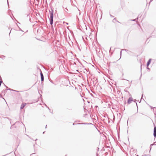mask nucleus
<instances>
[{
	"mask_svg": "<svg viewBox=\"0 0 156 156\" xmlns=\"http://www.w3.org/2000/svg\"><path fill=\"white\" fill-rule=\"evenodd\" d=\"M49 12L50 16V24L51 25H52L53 22L54 11L52 9H51L50 10H49Z\"/></svg>",
	"mask_w": 156,
	"mask_h": 156,
	"instance_id": "1",
	"label": "nucleus"
},
{
	"mask_svg": "<svg viewBox=\"0 0 156 156\" xmlns=\"http://www.w3.org/2000/svg\"><path fill=\"white\" fill-rule=\"evenodd\" d=\"M127 102L129 104H130L131 103H133V104L136 105L137 107H138L137 104L136 102V100L135 99L133 101L132 97H130L128 99Z\"/></svg>",
	"mask_w": 156,
	"mask_h": 156,
	"instance_id": "2",
	"label": "nucleus"
},
{
	"mask_svg": "<svg viewBox=\"0 0 156 156\" xmlns=\"http://www.w3.org/2000/svg\"><path fill=\"white\" fill-rule=\"evenodd\" d=\"M84 111L86 112L87 113V112L88 113H89V112L86 109V108H83ZM87 115V113H86L84 115H83L84 117H86V116Z\"/></svg>",
	"mask_w": 156,
	"mask_h": 156,
	"instance_id": "3",
	"label": "nucleus"
},
{
	"mask_svg": "<svg viewBox=\"0 0 156 156\" xmlns=\"http://www.w3.org/2000/svg\"><path fill=\"white\" fill-rule=\"evenodd\" d=\"M40 75H41V81H44V77L43 75L41 72L40 73Z\"/></svg>",
	"mask_w": 156,
	"mask_h": 156,
	"instance_id": "4",
	"label": "nucleus"
},
{
	"mask_svg": "<svg viewBox=\"0 0 156 156\" xmlns=\"http://www.w3.org/2000/svg\"><path fill=\"white\" fill-rule=\"evenodd\" d=\"M153 135L155 137H156V127L155 126L154 128Z\"/></svg>",
	"mask_w": 156,
	"mask_h": 156,
	"instance_id": "5",
	"label": "nucleus"
},
{
	"mask_svg": "<svg viewBox=\"0 0 156 156\" xmlns=\"http://www.w3.org/2000/svg\"><path fill=\"white\" fill-rule=\"evenodd\" d=\"M153 135L155 137H156V127L155 126L154 128Z\"/></svg>",
	"mask_w": 156,
	"mask_h": 156,
	"instance_id": "6",
	"label": "nucleus"
},
{
	"mask_svg": "<svg viewBox=\"0 0 156 156\" xmlns=\"http://www.w3.org/2000/svg\"><path fill=\"white\" fill-rule=\"evenodd\" d=\"M77 124L78 125H82V124L91 125V124H92L91 123H77Z\"/></svg>",
	"mask_w": 156,
	"mask_h": 156,
	"instance_id": "7",
	"label": "nucleus"
},
{
	"mask_svg": "<svg viewBox=\"0 0 156 156\" xmlns=\"http://www.w3.org/2000/svg\"><path fill=\"white\" fill-rule=\"evenodd\" d=\"M151 59H150L148 61V62H147V67H148V66H149V64L151 63Z\"/></svg>",
	"mask_w": 156,
	"mask_h": 156,
	"instance_id": "8",
	"label": "nucleus"
},
{
	"mask_svg": "<svg viewBox=\"0 0 156 156\" xmlns=\"http://www.w3.org/2000/svg\"><path fill=\"white\" fill-rule=\"evenodd\" d=\"M153 110L154 114L155 115V117H156V108H153Z\"/></svg>",
	"mask_w": 156,
	"mask_h": 156,
	"instance_id": "9",
	"label": "nucleus"
},
{
	"mask_svg": "<svg viewBox=\"0 0 156 156\" xmlns=\"http://www.w3.org/2000/svg\"><path fill=\"white\" fill-rule=\"evenodd\" d=\"M26 103H23L21 105L20 107H24L26 106Z\"/></svg>",
	"mask_w": 156,
	"mask_h": 156,
	"instance_id": "10",
	"label": "nucleus"
},
{
	"mask_svg": "<svg viewBox=\"0 0 156 156\" xmlns=\"http://www.w3.org/2000/svg\"><path fill=\"white\" fill-rule=\"evenodd\" d=\"M48 108V109L49 110V111L51 113H52V112L51 111V109H50V108Z\"/></svg>",
	"mask_w": 156,
	"mask_h": 156,
	"instance_id": "11",
	"label": "nucleus"
},
{
	"mask_svg": "<svg viewBox=\"0 0 156 156\" xmlns=\"http://www.w3.org/2000/svg\"><path fill=\"white\" fill-rule=\"evenodd\" d=\"M2 57L1 58H2V59H4V58H5V56H2Z\"/></svg>",
	"mask_w": 156,
	"mask_h": 156,
	"instance_id": "12",
	"label": "nucleus"
},
{
	"mask_svg": "<svg viewBox=\"0 0 156 156\" xmlns=\"http://www.w3.org/2000/svg\"><path fill=\"white\" fill-rule=\"evenodd\" d=\"M89 117L90 118H92V119H93V118H92V117H91V115H90H90H89Z\"/></svg>",
	"mask_w": 156,
	"mask_h": 156,
	"instance_id": "13",
	"label": "nucleus"
},
{
	"mask_svg": "<svg viewBox=\"0 0 156 156\" xmlns=\"http://www.w3.org/2000/svg\"><path fill=\"white\" fill-rule=\"evenodd\" d=\"M154 145L153 144H151V145H150V147L151 149V146H152V145Z\"/></svg>",
	"mask_w": 156,
	"mask_h": 156,
	"instance_id": "14",
	"label": "nucleus"
},
{
	"mask_svg": "<svg viewBox=\"0 0 156 156\" xmlns=\"http://www.w3.org/2000/svg\"><path fill=\"white\" fill-rule=\"evenodd\" d=\"M136 19H134V20H131L132 21H135Z\"/></svg>",
	"mask_w": 156,
	"mask_h": 156,
	"instance_id": "15",
	"label": "nucleus"
},
{
	"mask_svg": "<svg viewBox=\"0 0 156 156\" xmlns=\"http://www.w3.org/2000/svg\"><path fill=\"white\" fill-rule=\"evenodd\" d=\"M121 54H122V51H120V55H121Z\"/></svg>",
	"mask_w": 156,
	"mask_h": 156,
	"instance_id": "16",
	"label": "nucleus"
},
{
	"mask_svg": "<svg viewBox=\"0 0 156 156\" xmlns=\"http://www.w3.org/2000/svg\"><path fill=\"white\" fill-rule=\"evenodd\" d=\"M110 16L111 17H113V16L111 14H110Z\"/></svg>",
	"mask_w": 156,
	"mask_h": 156,
	"instance_id": "17",
	"label": "nucleus"
},
{
	"mask_svg": "<svg viewBox=\"0 0 156 156\" xmlns=\"http://www.w3.org/2000/svg\"><path fill=\"white\" fill-rule=\"evenodd\" d=\"M147 69H148L149 70H150V69H149V68H148V67H147Z\"/></svg>",
	"mask_w": 156,
	"mask_h": 156,
	"instance_id": "18",
	"label": "nucleus"
},
{
	"mask_svg": "<svg viewBox=\"0 0 156 156\" xmlns=\"http://www.w3.org/2000/svg\"><path fill=\"white\" fill-rule=\"evenodd\" d=\"M123 108V110L122 109V110H123V111H124L125 110V108Z\"/></svg>",
	"mask_w": 156,
	"mask_h": 156,
	"instance_id": "19",
	"label": "nucleus"
},
{
	"mask_svg": "<svg viewBox=\"0 0 156 156\" xmlns=\"http://www.w3.org/2000/svg\"><path fill=\"white\" fill-rule=\"evenodd\" d=\"M7 3H8V5H9V3H8V0H7Z\"/></svg>",
	"mask_w": 156,
	"mask_h": 156,
	"instance_id": "20",
	"label": "nucleus"
},
{
	"mask_svg": "<svg viewBox=\"0 0 156 156\" xmlns=\"http://www.w3.org/2000/svg\"><path fill=\"white\" fill-rule=\"evenodd\" d=\"M23 108H20V109L21 110L23 109Z\"/></svg>",
	"mask_w": 156,
	"mask_h": 156,
	"instance_id": "21",
	"label": "nucleus"
},
{
	"mask_svg": "<svg viewBox=\"0 0 156 156\" xmlns=\"http://www.w3.org/2000/svg\"><path fill=\"white\" fill-rule=\"evenodd\" d=\"M125 50V51H126V49H125V50H124V49H122V50Z\"/></svg>",
	"mask_w": 156,
	"mask_h": 156,
	"instance_id": "22",
	"label": "nucleus"
},
{
	"mask_svg": "<svg viewBox=\"0 0 156 156\" xmlns=\"http://www.w3.org/2000/svg\"><path fill=\"white\" fill-rule=\"evenodd\" d=\"M95 107L98 108V106H95Z\"/></svg>",
	"mask_w": 156,
	"mask_h": 156,
	"instance_id": "23",
	"label": "nucleus"
},
{
	"mask_svg": "<svg viewBox=\"0 0 156 156\" xmlns=\"http://www.w3.org/2000/svg\"><path fill=\"white\" fill-rule=\"evenodd\" d=\"M27 136L28 137H29V136L28 135H27Z\"/></svg>",
	"mask_w": 156,
	"mask_h": 156,
	"instance_id": "24",
	"label": "nucleus"
},
{
	"mask_svg": "<svg viewBox=\"0 0 156 156\" xmlns=\"http://www.w3.org/2000/svg\"><path fill=\"white\" fill-rule=\"evenodd\" d=\"M138 108H137V112H138Z\"/></svg>",
	"mask_w": 156,
	"mask_h": 156,
	"instance_id": "25",
	"label": "nucleus"
},
{
	"mask_svg": "<svg viewBox=\"0 0 156 156\" xmlns=\"http://www.w3.org/2000/svg\"><path fill=\"white\" fill-rule=\"evenodd\" d=\"M141 66H142V65H141Z\"/></svg>",
	"mask_w": 156,
	"mask_h": 156,
	"instance_id": "26",
	"label": "nucleus"
},
{
	"mask_svg": "<svg viewBox=\"0 0 156 156\" xmlns=\"http://www.w3.org/2000/svg\"><path fill=\"white\" fill-rule=\"evenodd\" d=\"M47 125H46V127H45V128H46V127H47Z\"/></svg>",
	"mask_w": 156,
	"mask_h": 156,
	"instance_id": "27",
	"label": "nucleus"
},
{
	"mask_svg": "<svg viewBox=\"0 0 156 156\" xmlns=\"http://www.w3.org/2000/svg\"><path fill=\"white\" fill-rule=\"evenodd\" d=\"M30 139L32 140H33V139L31 138H30Z\"/></svg>",
	"mask_w": 156,
	"mask_h": 156,
	"instance_id": "28",
	"label": "nucleus"
},
{
	"mask_svg": "<svg viewBox=\"0 0 156 156\" xmlns=\"http://www.w3.org/2000/svg\"><path fill=\"white\" fill-rule=\"evenodd\" d=\"M30 139L32 140H33V139L31 138H30Z\"/></svg>",
	"mask_w": 156,
	"mask_h": 156,
	"instance_id": "29",
	"label": "nucleus"
},
{
	"mask_svg": "<svg viewBox=\"0 0 156 156\" xmlns=\"http://www.w3.org/2000/svg\"><path fill=\"white\" fill-rule=\"evenodd\" d=\"M30 139L32 140H33V139L31 138H30Z\"/></svg>",
	"mask_w": 156,
	"mask_h": 156,
	"instance_id": "30",
	"label": "nucleus"
},
{
	"mask_svg": "<svg viewBox=\"0 0 156 156\" xmlns=\"http://www.w3.org/2000/svg\"><path fill=\"white\" fill-rule=\"evenodd\" d=\"M30 139L32 140H33V139L31 138H30Z\"/></svg>",
	"mask_w": 156,
	"mask_h": 156,
	"instance_id": "31",
	"label": "nucleus"
},
{
	"mask_svg": "<svg viewBox=\"0 0 156 156\" xmlns=\"http://www.w3.org/2000/svg\"><path fill=\"white\" fill-rule=\"evenodd\" d=\"M74 124H74V123H73V125H74Z\"/></svg>",
	"mask_w": 156,
	"mask_h": 156,
	"instance_id": "32",
	"label": "nucleus"
},
{
	"mask_svg": "<svg viewBox=\"0 0 156 156\" xmlns=\"http://www.w3.org/2000/svg\"><path fill=\"white\" fill-rule=\"evenodd\" d=\"M44 132H43V134H44Z\"/></svg>",
	"mask_w": 156,
	"mask_h": 156,
	"instance_id": "33",
	"label": "nucleus"
},
{
	"mask_svg": "<svg viewBox=\"0 0 156 156\" xmlns=\"http://www.w3.org/2000/svg\"><path fill=\"white\" fill-rule=\"evenodd\" d=\"M37 140V139H36L35 140L36 141Z\"/></svg>",
	"mask_w": 156,
	"mask_h": 156,
	"instance_id": "34",
	"label": "nucleus"
},
{
	"mask_svg": "<svg viewBox=\"0 0 156 156\" xmlns=\"http://www.w3.org/2000/svg\"><path fill=\"white\" fill-rule=\"evenodd\" d=\"M5 155H4L3 156H5Z\"/></svg>",
	"mask_w": 156,
	"mask_h": 156,
	"instance_id": "35",
	"label": "nucleus"
},
{
	"mask_svg": "<svg viewBox=\"0 0 156 156\" xmlns=\"http://www.w3.org/2000/svg\"><path fill=\"white\" fill-rule=\"evenodd\" d=\"M115 18L114 20H115Z\"/></svg>",
	"mask_w": 156,
	"mask_h": 156,
	"instance_id": "36",
	"label": "nucleus"
},
{
	"mask_svg": "<svg viewBox=\"0 0 156 156\" xmlns=\"http://www.w3.org/2000/svg\"><path fill=\"white\" fill-rule=\"evenodd\" d=\"M152 1V0H151V2Z\"/></svg>",
	"mask_w": 156,
	"mask_h": 156,
	"instance_id": "37",
	"label": "nucleus"
},
{
	"mask_svg": "<svg viewBox=\"0 0 156 156\" xmlns=\"http://www.w3.org/2000/svg\"><path fill=\"white\" fill-rule=\"evenodd\" d=\"M65 156H67V155H66Z\"/></svg>",
	"mask_w": 156,
	"mask_h": 156,
	"instance_id": "38",
	"label": "nucleus"
}]
</instances>
